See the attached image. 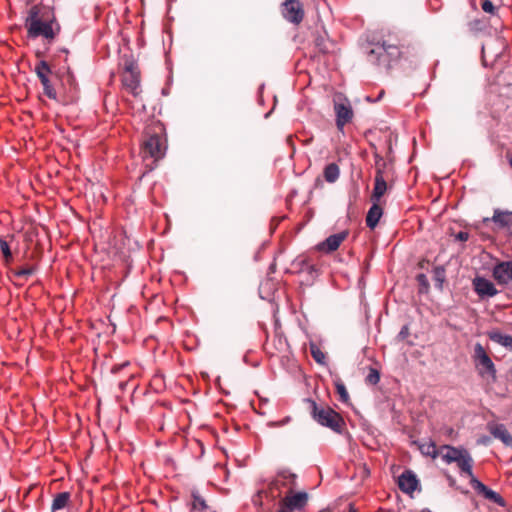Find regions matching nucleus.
<instances>
[{
    "label": "nucleus",
    "mask_w": 512,
    "mask_h": 512,
    "mask_svg": "<svg viewBox=\"0 0 512 512\" xmlns=\"http://www.w3.org/2000/svg\"><path fill=\"white\" fill-rule=\"evenodd\" d=\"M44 14L41 13V8L34 5L30 8L28 16L25 19V27L27 28V35L29 38L35 39L40 36L46 39H53L55 33L52 27L53 20H43Z\"/></svg>",
    "instance_id": "obj_1"
},
{
    "label": "nucleus",
    "mask_w": 512,
    "mask_h": 512,
    "mask_svg": "<svg viewBox=\"0 0 512 512\" xmlns=\"http://www.w3.org/2000/svg\"><path fill=\"white\" fill-rule=\"evenodd\" d=\"M310 404L311 415L320 425L328 427L335 432H339L341 428V418L337 412L329 407H318L315 401L308 399Z\"/></svg>",
    "instance_id": "obj_2"
},
{
    "label": "nucleus",
    "mask_w": 512,
    "mask_h": 512,
    "mask_svg": "<svg viewBox=\"0 0 512 512\" xmlns=\"http://www.w3.org/2000/svg\"><path fill=\"white\" fill-rule=\"evenodd\" d=\"M473 358L475 367L481 377L487 376L493 380L496 379L495 365L480 343L475 344Z\"/></svg>",
    "instance_id": "obj_3"
},
{
    "label": "nucleus",
    "mask_w": 512,
    "mask_h": 512,
    "mask_svg": "<svg viewBox=\"0 0 512 512\" xmlns=\"http://www.w3.org/2000/svg\"><path fill=\"white\" fill-rule=\"evenodd\" d=\"M143 158H152L154 162L162 159L165 155V148L161 143V139L158 135L154 134L149 136L143 143L142 146Z\"/></svg>",
    "instance_id": "obj_4"
},
{
    "label": "nucleus",
    "mask_w": 512,
    "mask_h": 512,
    "mask_svg": "<svg viewBox=\"0 0 512 512\" xmlns=\"http://www.w3.org/2000/svg\"><path fill=\"white\" fill-rule=\"evenodd\" d=\"M282 7V15L287 21L299 24L303 20L304 10L299 0H285Z\"/></svg>",
    "instance_id": "obj_5"
},
{
    "label": "nucleus",
    "mask_w": 512,
    "mask_h": 512,
    "mask_svg": "<svg viewBox=\"0 0 512 512\" xmlns=\"http://www.w3.org/2000/svg\"><path fill=\"white\" fill-rule=\"evenodd\" d=\"M470 484L477 493L483 495L487 500L497 504L500 507H505L506 502L504 498L496 491L488 488L477 478L471 479Z\"/></svg>",
    "instance_id": "obj_6"
},
{
    "label": "nucleus",
    "mask_w": 512,
    "mask_h": 512,
    "mask_svg": "<svg viewBox=\"0 0 512 512\" xmlns=\"http://www.w3.org/2000/svg\"><path fill=\"white\" fill-rule=\"evenodd\" d=\"M473 288L480 298L494 297L498 294L493 282L480 276L473 279Z\"/></svg>",
    "instance_id": "obj_7"
},
{
    "label": "nucleus",
    "mask_w": 512,
    "mask_h": 512,
    "mask_svg": "<svg viewBox=\"0 0 512 512\" xmlns=\"http://www.w3.org/2000/svg\"><path fill=\"white\" fill-rule=\"evenodd\" d=\"M334 110L336 114V125L342 129L353 117V111L348 101L335 102Z\"/></svg>",
    "instance_id": "obj_8"
},
{
    "label": "nucleus",
    "mask_w": 512,
    "mask_h": 512,
    "mask_svg": "<svg viewBox=\"0 0 512 512\" xmlns=\"http://www.w3.org/2000/svg\"><path fill=\"white\" fill-rule=\"evenodd\" d=\"M419 481L415 473L411 470H405L398 477V486L400 490L407 494H412L418 487Z\"/></svg>",
    "instance_id": "obj_9"
},
{
    "label": "nucleus",
    "mask_w": 512,
    "mask_h": 512,
    "mask_svg": "<svg viewBox=\"0 0 512 512\" xmlns=\"http://www.w3.org/2000/svg\"><path fill=\"white\" fill-rule=\"evenodd\" d=\"M493 277L500 284H508L512 281V261H503L493 268Z\"/></svg>",
    "instance_id": "obj_10"
},
{
    "label": "nucleus",
    "mask_w": 512,
    "mask_h": 512,
    "mask_svg": "<svg viewBox=\"0 0 512 512\" xmlns=\"http://www.w3.org/2000/svg\"><path fill=\"white\" fill-rule=\"evenodd\" d=\"M492 221L500 229H510L512 227V211L494 209L491 218H485L484 222Z\"/></svg>",
    "instance_id": "obj_11"
},
{
    "label": "nucleus",
    "mask_w": 512,
    "mask_h": 512,
    "mask_svg": "<svg viewBox=\"0 0 512 512\" xmlns=\"http://www.w3.org/2000/svg\"><path fill=\"white\" fill-rule=\"evenodd\" d=\"M348 233L346 231H342L333 235H330L325 241L318 244L317 248L320 251L325 252H333L341 245V243L346 239Z\"/></svg>",
    "instance_id": "obj_12"
},
{
    "label": "nucleus",
    "mask_w": 512,
    "mask_h": 512,
    "mask_svg": "<svg viewBox=\"0 0 512 512\" xmlns=\"http://www.w3.org/2000/svg\"><path fill=\"white\" fill-rule=\"evenodd\" d=\"M454 463L457 464L461 474L467 475L470 478V480L476 478L472 470L474 461L470 452L467 449L462 451V453L457 458V460L454 461Z\"/></svg>",
    "instance_id": "obj_13"
},
{
    "label": "nucleus",
    "mask_w": 512,
    "mask_h": 512,
    "mask_svg": "<svg viewBox=\"0 0 512 512\" xmlns=\"http://www.w3.org/2000/svg\"><path fill=\"white\" fill-rule=\"evenodd\" d=\"M122 84L134 97L140 93V78L139 73H123Z\"/></svg>",
    "instance_id": "obj_14"
},
{
    "label": "nucleus",
    "mask_w": 512,
    "mask_h": 512,
    "mask_svg": "<svg viewBox=\"0 0 512 512\" xmlns=\"http://www.w3.org/2000/svg\"><path fill=\"white\" fill-rule=\"evenodd\" d=\"M307 493L298 492L293 495H288L282 500V505L290 510L302 509L307 503Z\"/></svg>",
    "instance_id": "obj_15"
},
{
    "label": "nucleus",
    "mask_w": 512,
    "mask_h": 512,
    "mask_svg": "<svg viewBox=\"0 0 512 512\" xmlns=\"http://www.w3.org/2000/svg\"><path fill=\"white\" fill-rule=\"evenodd\" d=\"M491 435L499 439L505 446L512 448V435L503 424L489 425Z\"/></svg>",
    "instance_id": "obj_16"
},
{
    "label": "nucleus",
    "mask_w": 512,
    "mask_h": 512,
    "mask_svg": "<svg viewBox=\"0 0 512 512\" xmlns=\"http://www.w3.org/2000/svg\"><path fill=\"white\" fill-rule=\"evenodd\" d=\"M464 447H455L451 445H442L440 447V457L446 464H452L460 456Z\"/></svg>",
    "instance_id": "obj_17"
},
{
    "label": "nucleus",
    "mask_w": 512,
    "mask_h": 512,
    "mask_svg": "<svg viewBox=\"0 0 512 512\" xmlns=\"http://www.w3.org/2000/svg\"><path fill=\"white\" fill-rule=\"evenodd\" d=\"M383 215V209L379 206L378 202L373 201L372 206L369 208L366 216V225L370 229H374L380 218Z\"/></svg>",
    "instance_id": "obj_18"
},
{
    "label": "nucleus",
    "mask_w": 512,
    "mask_h": 512,
    "mask_svg": "<svg viewBox=\"0 0 512 512\" xmlns=\"http://www.w3.org/2000/svg\"><path fill=\"white\" fill-rule=\"evenodd\" d=\"M387 190L386 181L382 175L380 170L377 171L375 175V184L372 193V201L379 202L381 197L385 194Z\"/></svg>",
    "instance_id": "obj_19"
},
{
    "label": "nucleus",
    "mask_w": 512,
    "mask_h": 512,
    "mask_svg": "<svg viewBox=\"0 0 512 512\" xmlns=\"http://www.w3.org/2000/svg\"><path fill=\"white\" fill-rule=\"evenodd\" d=\"M70 503V493L69 492H61L55 495L52 505H51V512H58L60 510L65 509L68 507Z\"/></svg>",
    "instance_id": "obj_20"
},
{
    "label": "nucleus",
    "mask_w": 512,
    "mask_h": 512,
    "mask_svg": "<svg viewBox=\"0 0 512 512\" xmlns=\"http://www.w3.org/2000/svg\"><path fill=\"white\" fill-rule=\"evenodd\" d=\"M396 51L397 47L395 45H387L386 42L383 41L382 43L378 42L375 44V47L369 51V56L375 55L376 59L379 60L383 56V53L393 55Z\"/></svg>",
    "instance_id": "obj_21"
},
{
    "label": "nucleus",
    "mask_w": 512,
    "mask_h": 512,
    "mask_svg": "<svg viewBox=\"0 0 512 512\" xmlns=\"http://www.w3.org/2000/svg\"><path fill=\"white\" fill-rule=\"evenodd\" d=\"M419 451L422 455L436 459L440 455V448H437L433 441L418 444Z\"/></svg>",
    "instance_id": "obj_22"
},
{
    "label": "nucleus",
    "mask_w": 512,
    "mask_h": 512,
    "mask_svg": "<svg viewBox=\"0 0 512 512\" xmlns=\"http://www.w3.org/2000/svg\"><path fill=\"white\" fill-rule=\"evenodd\" d=\"M340 175V169L336 163H330L324 168V178L328 183L337 181Z\"/></svg>",
    "instance_id": "obj_23"
},
{
    "label": "nucleus",
    "mask_w": 512,
    "mask_h": 512,
    "mask_svg": "<svg viewBox=\"0 0 512 512\" xmlns=\"http://www.w3.org/2000/svg\"><path fill=\"white\" fill-rule=\"evenodd\" d=\"M490 339L502 345L503 347L512 350V336L503 335L501 333H492Z\"/></svg>",
    "instance_id": "obj_24"
},
{
    "label": "nucleus",
    "mask_w": 512,
    "mask_h": 512,
    "mask_svg": "<svg viewBox=\"0 0 512 512\" xmlns=\"http://www.w3.org/2000/svg\"><path fill=\"white\" fill-rule=\"evenodd\" d=\"M192 498V507L194 510H198L200 512H205L207 510L208 506L206 504V501L203 497L200 496L198 491H192Z\"/></svg>",
    "instance_id": "obj_25"
},
{
    "label": "nucleus",
    "mask_w": 512,
    "mask_h": 512,
    "mask_svg": "<svg viewBox=\"0 0 512 512\" xmlns=\"http://www.w3.org/2000/svg\"><path fill=\"white\" fill-rule=\"evenodd\" d=\"M310 352L316 363L325 365L326 364V355L321 349L313 342L310 343Z\"/></svg>",
    "instance_id": "obj_26"
},
{
    "label": "nucleus",
    "mask_w": 512,
    "mask_h": 512,
    "mask_svg": "<svg viewBox=\"0 0 512 512\" xmlns=\"http://www.w3.org/2000/svg\"><path fill=\"white\" fill-rule=\"evenodd\" d=\"M35 72L40 81H42L43 79L48 78V74L51 72V70L46 61H40L35 67Z\"/></svg>",
    "instance_id": "obj_27"
},
{
    "label": "nucleus",
    "mask_w": 512,
    "mask_h": 512,
    "mask_svg": "<svg viewBox=\"0 0 512 512\" xmlns=\"http://www.w3.org/2000/svg\"><path fill=\"white\" fill-rule=\"evenodd\" d=\"M43 86L44 94L50 99H56V91L50 83L49 78L43 79L41 81Z\"/></svg>",
    "instance_id": "obj_28"
},
{
    "label": "nucleus",
    "mask_w": 512,
    "mask_h": 512,
    "mask_svg": "<svg viewBox=\"0 0 512 512\" xmlns=\"http://www.w3.org/2000/svg\"><path fill=\"white\" fill-rule=\"evenodd\" d=\"M445 279V270L442 267H435L434 269V280L436 282V286L441 289L443 282Z\"/></svg>",
    "instance_id": "obj_29"
},
{
    "label": "nucleus",
    "mask_w": 512,
    "mask_h": 512,
    "mask_svg": "<svg viewBox=\"0 0 512 512\" xmlns=\"http://www.w3.org/2000/svg\"><path fill=\"white\" fill-rule=\"evenodd\" d=\"M335 386H336V391L339 394L341 401H343V402L348 401L349 394L346 390L345 385L341 381H338L335 383Z\"/></svg>",
    "instance_id": "obj_30"
},
{
    "label": "nucleus",
    "mask_w": 512,
    "mask_h": 512,
    "mask_svg": "<svg viewBox=\"0 0 512 512\" xmlns=\"http://www.w3.org/2000/svg\"><path fill=\"white\" fill-rule=\"evenodd\" d=\"M380 380L379 372L376 369H371L366 377V381L370 384H377Z\"/></svg>",
    "instance_id": "obj_31"
},
{
    "label": "nucleus",
    "mask_w": 512,
    "mask_h": 512,
    "mask_svg": "<svg viewBox=\"0 0 512 512\" xmlns=\"http://www.w3.org/2000/svg\"><path fill=\"white\" fill-rule=\"evenodd\" d=\"M0 250L6 259L12 257L8 243L3 239H0Z\"/></svg>",
    "instance_id": "obj_32"
},
{
    "label": "nucleus",
    "mask_w": 512,
    "mask_h": 512,
    "mask_svg": "<svg viewBox=\"0 0 512 512\" xmlns=\"http://www.w3.org/2000/svg\"><path fill=\"white\" fill-rule=\"evenodd\" d=\"M290 421H291V417L290 416H286L282 420L268 422L267 425L269 427H271V428L282 427V426L287 425Z\"/></svg>",
    "instance_id": "obj_33"
},
{
    "label": "nucleus",
    "mask_w": 512,
    "mask_h": 512,
    "mask_svg": "<svg viewBox=\"0 0 512 512\" xmlns=\"http://www.w3.org/2000/svg\"><path fill=\"white\" fill-rule=\"evenodd\" d=\"M482 9L484 12L492 14V15L495 13V10H496L495 6L493 5V3L490 0H483Z\"/></svg>",
    "instance_id": "obj_34"
},
{
    "label": "nucleus",
    "mask_w": 512,
    "mask_h": 512,
    "mask_svg": "<svg viewBox=\"0 0 512 512\" xmlns=\"http://www.w3.org/2000/svg\"><path fill=\"white\" fill-rule=\"evenodd\" d=\"M33 273H34L33 268H30V267L22 268L16 272V276L21 277V278H27V277L31 276Z\"/></svg>",
    "instance_id": "obj_35"
},
{
    "label": "nucleus",
    "mask_w": 512,
    "mask_h": 512,
    "mask_svg": "<svg viewBox=\"0 0 512 512\" xmlns=\"http://www.w3.org/2000/svg\"><path fill=\"white\" fill-rule=\"evenodd\" d=\"M123 73H139V72L137 71L136 64L133 61H127L125 63Z\"/></svg>",
    "instance_id": "obj_36"
},
{
    "label": "nucleus",
    "mask_w": 512,
    "mask_h": 512,
    "mask_svg": "<svg viewBox=\"0 0 512 512\" xmlns=\"http://www.w3.org/2000/svg\"><path fill=\"white\" fill-rule=\"evenodd\" d=\"M456 240L465 242L469 239V233L465 231H460L455 236Z\"/></svg>",
    "instance_id": "obj_37"
},
{
    "label": "nucleus",
    "mask_w": 512,
    "mask_h": 512,
    "mask_svg": "<svg viewBox=\"0 0 512 512\" xmlns=\"http://www.w3.org/2000/svg\"><path fill=\"white\" fill-rule=\"evenodd\" d=\"M409 335V328L408 326H403L400 330V332L398 333V338L400 340H404L407 336Z\"/></svg>",
    "instance_id": "obj_38"
},
{
    "label": "nucleus",
    "mask_w": 512,
    "mask_h": 512,
    "mask_svg": "<svg viewBox=\"0 0 512 512\" xmlns=\"http://www.w3.org/2000/svg\"><path fill=\"white\" fill-rule=\"evenodd\" d=\"M418 281L423 285H428L427 278L424 274H419L417 276Z\"/></svg>",
    "instance_id": "obj_39"
},
{
    "label": "nucleus",
    "mask_w": 512,
    "mask_h": 512,
    "mask_svg": "<svg viewBox=\"0 0 512 512\" xmlns=\"http://www.w3.org/2000/svg\"><path fill=\"white\" fill-rule=\"evenodd\" d=\"M448 480H449L450 486H454L455 485V479L453 477L448 476Z\"/></svg>",
    "instance_id": "obj_40"
},
{
    "label": "nucleus",
    "mask_w": 512,
    "mask_h": 512,
    "mask_svg": "<svg viewBox=\"0 0 512 512\" xmlns=\"http://www.w3.org/2000/svg\"><path fill=\"white\" fill-rule=\"evenodd\" d=\"M508 161H509L510 166L512 167V156L508 157Z\"/></svg>",
    "instance_id": "obj_41"
},
{
    "label": "nucleus",
    "mask_w": 512,
    "mask_h": 512,
    "mask_svg": "<svg viewBox=\"0 0 512 512\" xmlns=\"http://www.w3.org/2000/svg\"><path fill=\"white\" fill-rule=\"evenodd\" d=\"M278 512H289V511H285V510H279Z\"/></svg>",
    "instance_id": "obj_42"
}]
</instances>
